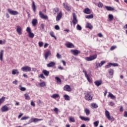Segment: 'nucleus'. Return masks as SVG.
I'll list each match as a JSON object with an SVG mask.
<instances>
[{"instance_id": "1", "label": "nucleus", "mask_w": 127, "mask_h": 127, "mask_svg": "<svg viewBox=\"0 0 127 127\" xmlns=\"http://www.w3.org/2000/svg\"><path fill=\"white\" fill-rule=\"evenodd\" d=\"M26 31L28 33L29 37L30 38H33V37H34V34L31 32V29H30V27H27Z\"/></svg>"}, {"instance_id": "2", "label": "nucleus", "mask_w": 127, "mask_h": 127, "mask_svg": "<svg viewBox=\"0 0 127 127\" xmlns=\"http://www.w3.org/2000/svg\"><path fill=\"white\" fill-rule=\"evenodd\" d=\"M97 58V55H94L93 56H90L89 57H86L85 58L86 61H93Z\"/></svg>"}, {"instance_id": "3", "label": "nucleus", "mask_w": 127, "mask_h": 127, "mask_svg": "<svg viewBox=\"0 0 127 127\" xmlns=\"http://www.w3.org/2000/svg\"><path fill=\"white\" fill-rule=\"evenodd\" d=\"M39 15L42 19H45V20H47V19H48V16H47V15L44 14L41 11H39Z\"/></svg>"}, {"instance_id": "4", "label": "nucleus", "mask_w": 127, "mask_h": 127, "mask_svg": "<svg viewBox=\"0 0 127 127\" xmlns=\"http://www.w3.org/2000/svg\"><path fill=\"white\" fill-rule=\"evenodd\" d=\"M21 69L22 71H23V72H30V71H31V67L26 65L22 67Z\"/></svg>"}, {"instance_id": "5", "label": "nucleus", "mask_w": 127, "mask_h": 127, "mask_svg": "<svg viewBox=\"0 0 127 127\" xmlns=\"http://www.w3.org/2000/svg\"><path fill=\"white\" fill-rule=\"evenodd\" d=\"M63 5L67 11H70L71 10V6L68 5L67 3H63Z\"/></svg>"}, {"instance_id": "6", "label": "nucleus", "mask_w": 127, "mask_h": 127, "mask_svg": "<svg viewBox=\"0 0 127 127\" xmlns=\"http://www.w3.org/2000/svg\"><path fill=\"white\" fill-rule=\"evenodd\" d=\"M112 66H113V67H117L118 66H119V64H117V63H109V64L106 65L105 66V68H111V67H112Z\"/></svg>"}, {"instance_id": "7", "label": "nucleus", "mask_w": 127, "mask_h": 127, "mask_svg": "<svg viewBox=\"0 0 127 127\" xmlns=\"http://www.w3.org/2000/svg\"><path fill=\"white\" fill-rule=\"evenodd\" d=\"M7 10L9 13L11 14V15H17V14H19L18 12L17 11L12 10L11 9H8Z\"/></svg>"}, {"instance_id": "8", "label": "nucleus", "mask_w": 127, "mask_h": 127, "mask_svg": "<svg viewBox=\"0 0 127 127\" xmlns=\"http://www.w3.org/2000/svg\"><path fill=\"white\" fill-rule=\"evenodd\" d=\"M72 23L74 25H76V24L78 23V19H77V17H76V14L75 13H73Z\"/></svg>"}, {"instance_id": "9", "label": "nucleus", "mask_w": 127, "mask_h": 127, "mask_svg": "<svg viewBox=\"0 0 127 127\" xmlns=\"http://www.w3.org/2000/svg\"><path fill=\"white\" fill-rule=\"evenodd\" d=\"M16 31L19 35L22 34V28L20 26H17Z\"/></svg>"}, {"instance_id": "10", "label": "nucleus", "mask_w": 127, "mask_h": 127, "mask_svg": "<svg viewBox=\"0 0 127 127\" xmlns=\"http://www.w3.org/2000/svg\"><path fill=\"white\" fill-rule=\"evenodd\" d=\"M1 111L2 113H4L5 112H8V111H9V109L7 106H6V105H4L1 107Z\"/></svg>"}, {"instance_id": "11", "label": "nucleus", "mask_w": 127, "mask_h": 127, "mask_svg": "<svg viewBox=\"0 0 127 127\" xmlns=\"http://www.w3.org/2000/svg\"><path fill=\"white\" fill-rule=\"evenodd\" d=\"M114 72L115 71L112 68H110L109 69L108 73L110 75V76L109 77V79H112V78H113V76H114Z\"/></svg>"}, {"instance_id": "12", "label": "nucleus", "mask_w": 127, "mask_h": 127, "mask_svg": "<svg viewBox=\"0 0 127 127\" xmlns=\"http://www.w3.org/2000/svg\"><path fill=\"white\" fill-rule=\"evenodd\" d=\"M105 116L108 120H113V117H111V115H110V112L107 110L105 111Z\"/></svg>"}, {"instance_id": "13", "label": "nucleus", "mask_w": 127, "mask_h": 127, "mask_svg": "<svg viewBox=\"0 0 127 127\" xmlns=\"http://www.w3.org/2000/svg\"><path fill=\"white\" fill-rule=\"evenodd\" d=\"M49 56H51V52H50V51H47L45 53L44 57H45V60H47Z\"/></svg>"}, {"instance_id": "14", "label": "nucleus", "mask_w": 127, "mask_h": 127, "mask_svg": "<svg viewBox=\"0 0 127 127\" xmlns=\"http://www.w3.org/2000/svg\"><path fill=\"white\" fill-rule=\"evenodd\" d=\"M85 99L86 101H92V96L90 95L89 93L85 94Z\"/></svg>"}, {"instance_id": "15", "label": "nucleus", "mask_w": 127, "mask_h": 127, "mask_svg": "<svg viewBox=\"0 0 127 127\" xmlns=\"http://www.w3.org/2000/svg\"><path fill=\"white\" fill-rule=\"evenodd\" d=\"M64 91H67V92H70V91H71L72 89L70 87V85H66L64 86Z\"/></svg>"}, {"instance_id": "16", "label": "nucleus", "mask_w": 127, "mask_h": 127, "mask_svg": "<svg viewBox=\"0 0 127 127\" xmlns=\"http://www.w3.org/2000/svg\"><path fill=\"white\" fill-rule=\"evenodd\" d=\"M83 72L84 73L85 76L86 77L87 81H88L89 83H91V79H90V77H89L88 73H87V71H86V70H83Z\"/></svg>"}, {"instance_id": "17", "label": "nucleus", "mask_w": 127, "mask_h": 127, "mask_svg": "<svg viewBox=\"0 0 127 127\" xmlns=\"http://www.w3.org/2000/svg\"><path fill=\"white\" fill-rule=\"evenodd\" d=\"M61 17H62V12H60L56 17L57 21L60 20V19H61Z\"/></svg>"}, {"instance_id": "18", "label": "nucleus", "mask_w": 127, "mask_h": 127, "mask_svg": "<svg viewBox=\"0 0 127 127\" xmlns=\"http://www.w3.org/2000/svg\"><path fill=\"white\" fill-rule=\"evenodd\" d=\"M106 63L105 61H102L101 63L96 64V66L97 68H100V67H102L103 65H104Z\"/></svg>"}, {"instance_id": "19", "label": "nucleus", "mask_w": 127, "mask_h": 127, "mask_svg": "<svg viewBox=\"0 0 127 127\" xmlns=\"http://www.w3.org/2000/svg\"><path fill=\"white\" fill-rule=\"evenodd\" d=\"M56 64H55V63L53 62H51V63H50L49 64H47V67H48L49 68H50L51 67H54V66H55Z\"/></svg>"}, {"instance_id": "20", "label": "nucleus", "mask_w": 127, "mask_h": 127, "mask_svg": "<svg viewBox=\"0 0 127 127\" xmlns=\"http://www.w3.org/2000/svg\"><path fill=\"white\" fill-rule=\"evenodd\" d=\"M71 52H72L73 55H78V54H80L81 53V52L79 50H71Z\"/></svg>"}, {"instance_id": "21", "label": "nucleus", "mask_w": 127, "mask_h": 127, "mask_svg": "<svg viewBox=\"0 0 127 127\" xmlns=\"http://www.w3.org/2000/svg\"><path fill=\"white\" fill-rule=\"evenodd\" d=\"M83 12L84 13H86V14H90L91 13V10L89 8H86L84 9Z\"/></svg>"}, {"instance_id": "22", "label": "nucleus", "mask_w": 127, "mask_h": 127, "mask_svg": "<svg viewBox=\"0 0 127 127\" xmlns=\"http://www.w3.org/2000/svg\"><path fill=\"white\" fill-rule=\"evenodd\" d=\"M40 121H42V119H38L37 118H31V123H36V122H39Z\"/></svg>"}, {"instance_id": "23", "label": "nucleus", "mask_w": 127, "mask_h": 127, "mask_svg": "<svg viewBox=\"0 0 127 127\" xmlns=\"http://www.w3.org/2000/svg\"><path fill=\"white\" fill-rule=\"evenodd\" d=\"M32 8L34 12H36V6L35 5V2H34V1H32Z\"/></svg>"}, {"instance_id": "24", "label": "nucleus", "mask_w": 127, "mask_h": 127, "mask_svg": "<svg viewBox=\"0 0 127 127\" xmlns=\"http://www.w3.org/2000/svg\"><path fill=\"white\" fill-rule=\"evenodd\" d=\"M94 84H95L96 86L99 87L102 85V81L101 80H97L94 82Z\"/></svg>"}, {"instance_id": "25", "label": "nucleus", "mask_w": 127, "mask_h": 127, "mask_svg": "<svg viewBox=\"0 0 127 127\" xmlns=\"http://www.w3.org/2000/svg\"><path fill=\"white\" fill-rule=\"evenodd\" d=\"M66 47H67V48H74V45L72 44V43H69L66 44Z\"/></svg>"}, {"instance_id": "26", "label": "nucleus", "mask_w": 127, "mask_h": 127, "mask_svg": "<svg viewBox=\"0 0 127 127\" xmlns=\"http://www.w3.org/2000/svg\"><path fill=\"white\" fill-rule=\"evenodd\" d=\"M80 119L82 120V121H85V122H89L90 121V119L88 117H84L83 116H80Z\"/></svg>"}, {"instance_id": "27", "label": "nucleus", "mask_w": 127, "mask_h": 127, "mask_svg": "<svg viewBox=\"0 0 127 127\" xmlns=\"http://www.w3.org/2000/svg\"><path fill=\"white\" fill-rule=\"evenodd\" d=\"M12 75H18L19 74V71H18V70L14 69L12 70Z\"/></svg>"}, {"instance_id": "28", "label": "nucleus", "mask_w": 127, "mask_h": 127, "mask_svg": "<svg viewBox=\"0 0 127 127\" xmlns=\"http://www.w3.org/2000/svg\"><path fill=\"white\" fill-rule=\"evenodd\" d=\"M38 23L37 19H33L32 21V24L33 26H36V25Z\"/></svg>"}, {"instance_id": "29", "label": "nucleus", "mask_w": 127, "mask_h": 127, "mask_svg": "<svg viewBox=\"0 0 127 127\" xmlns=\"http://www.w3.org/2000/svg\"><path fill=\"white\" fill-rule=\"evenodd\" d=\"M3 50H1L0 52V61H2L3 58Z\"/></svg>"}, {"instance_id": "30", "label": "nucleus", "mask_w": 127, "mask_h": 127, "mask_svg": "<svg viewBox=\"0 0 127 127\" xmlns=\"http://www.w3.org/2000/svg\"><path fill=\"white\" fill-rule=\"evenodd\" d=\"M86 28H89V29H93V26H92V24L90 23H87L86 24Z\"/></svg>"}, {"instance_id": "31", "label": "nucleus", "mask_w": 127, "mask_h": 127, "mask_svg": "<svg viewBox=\"0 0 127 127\" xmlns=\"http://www.w3.org/2000/svg\"><path fill=\"white\" fill-rule=\"evenodd\" d=\"M43 73L45 76H49V71L46 70V69H43Z\"/></svg>"}, {"instance_id": "32", "label": "nucleus", "mask_w": 127, "mask_h": 127, "mask_svg": "<svg viewBox=\"0 0 127 127\" xmlns=\"http://www.w3.org/2000/svg\"><path fill=\"white\" fill-rule=\"evenodd\" d=\"M105 8H106L107 10L108 11H112L114 10L115 9L111 6H105Z\"/></svg>"}, {"instance_id": "33", "label": "nucleus", "mask_w": 127, "mask_h": 127, "mask_svg": "<svg viewBox=\"0 0 127 127\" xmlns=\"http://www.w3.org/2000/svg\"><path fill=\"white\" fill-rule=\"evenodd\" d=\"M24 97L25 100H30V97H29V94H28V93H25L24 94Z\"/></svg>"}, {"instance_id": "34", "label": "nucleus", "mask_w": 127, "mask_h": 127, "mask_svg": "<svg viewBox=\"0 0 127 127\" xmlns=\"http://www.w3.org/2000/svg\"><path fill=\"white\" fill-rule=\"evenodd\" d=\"M84 112L86 115V116H89L90 115V110L87 108H85L84 110Z\"/></svg>"}, {"instance_id": "35", "label": "nucleus", "mask_w": 127, "mask_h": 127, "mask_svg": "<svg viewBox=\"0 0 127 127\" xmlns=\"http://www.w3.org/2000/svg\"><path fill=\"white\" fill-rule=\"evenodd\" d=\"M58 11H59V8L56 7L53 9V12L55 14H56V13H57Z\"/></svg>"}, {"instance_id": "36", "label": "nucleus", "mask_w": 127, "mask_h": 127, "mask_svg": "<svg viewBox=\"0 0 127 127\" xmlns=\"http://www.w3.org/2000/svg\"><path fill=\"white\" fill-rule=\"evenodd\" d=\"M108 17L109 19V21H112V20H113V19H114V15L110 14L108 15Z\"/></svg>"}, {"instance_id": "37", "label": "nucleus", "mask_w": 127, "mask_h": 127, "mask_svg": "<svg viewBox=\"0 0 127 127\" xmlns=\"http://www.w3.org/2000/svg\"><path fill=\"white\" fill-rule=\"evenodd\" d=\"M91 107H92V109H97L98 106L96 103H92L91 104Z\"/></svg>"}, {"instance_id": "38", "label": "nucleus", "mask_w": 127, "mask_h": 127, "mask_svg": "<svg viewBox=\"0 0 127 127\" xmlns=\"http://www.w3.org/2000/svg\"><path fill=\"white\" fill-rule=\"evenodd\" d=\"M50 35H51V36H52V37H54V38H55V40H57V38H56V36H55V35H54V32H51Z\"/></svg>"}, {"instance_id": "39", "label": "nucleus", "mask_w": 127, "mask_h": 127, "mask_svg": "<svg viewBox=\"0 0 127 127\" xmlns=\"http://www.w3.org/2000/svg\"><path fill=\"white\" fill-rule=\"evenodd\" d=\"M64 97L66 101H70V97L67 95H64Z\"/></svg>"}, {"instance_id": "40", "label": "nucleus", "mask_w": 127, "mask_h": 127, "mask_svg": "<svg viewBox=\"0 0 127 127\" xmlns=\"http://www.w3.org/2000/svg\"><path fill=\"white\" fill-rule=\"evenodd\" d=\"M69 121L71 123H75V119L72 117L69 118Z\"/></svg>"}, {"instance_id": "41", "label": "nucleus", "mask_w": 127, "mask_h": 127, "mask_svg": "<svg viewBox=\"0 0 127 127\" xmlns=\"http://www.w3.org/2000/svg\"><path fill=\"white\" fill-rule=\"evenodd\" d=\"M86 18H88V19H90L91 18H94V15H93V14L86 15Z\"/></svg>"}, {"instance_id": "42", "label": "nucleus", "mask_w": 127, "mask_h": 127, "mask_svg": "<svg viewBox=\"0 0 127 127\" xmlns=\"http://www.w3.org/2000/svg\"><path fill=\"white\" fill-rule=\"evenodd\" d=\"M40 87H45L46 86V84L45 82H42L39 83Z\"/></svg>"}, {"instance_id": "43", "label": "nucleus", "mask_w": 127, "mask_h": 127, "mask_svg": "<svg viewBox=\"0 0 127 127\" xmlns=\"http://www.w3.org/2000/svg\"><path fill=\"white\" fill-rule=\"evenodd\" d=\"M4 100H5V97H2L0 99V105H1L2 103H3Z\"/></svg>"}, {"instance_id": "44", "label": "nucleus", "mask_w": 127, "mask_h": 127, "mask_svg": "<svg viewBox=\"0 0 127 127\" xmlns=\"http://www.w3.org/2000/svg\"><path fill=\"white\" fill-rule=\"evenodd\" d=\"M58 97H59V94H55L51 96V97L53 98V99H56L57 98H58Z\"/></svg>"}, {"instance_id": "45", "label": "nucleus", "mask_w": 127, "mask_h": 127, "mask_svg": "<svg viewBox=\"0 0 127 127\" xmlns=\"http://www.w3.org/2000/svg\"><path fill=\"white\" fill-rule=\"evenodd\" d=\"M99 123H100V122L99 121H96L95 122L93 123V125H94V127H98V126H99Z\"/></svg>"}, {"instance_id": "46", "label": "nucleus", "mask_w": 127, "mask_h": 127, "mask_svg": "<svg viewBox=\"0 0 127 127\" xmlns=\"http://www.w3.org/2000/svg\"><path fill=\"white\" fill-rule=\"evenodd\" d=\"M76 29L77 30H82V27H81L80 26V25L77 24V26H76Z\"/></svg>"}, {"instance_id": "47", "label": "nucleus", "mask_w": 127, "mask_h": 127, "mask_svg": "<svg viewBox=\"0 0 127 127\" xmlns=\"http://www.w3.org/2000/svg\"><path fill=\"white\" fill-rule=\"evenodd\" d=\"M109 97L111 98V99H116V96H114L113 94L111 93H109Z\"/></svg>"}, {"instance_id": "48", "label": "nucleus", "mask_w": 127, "mask_h": 127, "mask_svg": "<svg viewBox=\"0 0 127 127\" xmlns=\"http://www.w3.org/2000/svg\"><path fill=\"white\" fill-rule=\"evenodd\" d=\"M55 78L57 80L58 83H61V79H60V78L56 77Z\"/></svg>"}, {"instance_id": "49", "label": "nucleus", "mask_w": 127, "mask_h": 127, "mask_svg": "<svg viewBox=\"0 0 127 127\" xmlns=\"http://www.w3.org/2000/svg\"><path fill=\"white\" fill-rule=\"evenodd\" d=\"M38 44L39 47H42L43 46V43L42 42H39Z\"/></svg>"}, {"instance_id": "50", "label": "nucleus", "mask_w": 127, "mask_h": 127, "mask_svg": "<svg viewBox=\"0 0 127 127\" xmlns=\"http://www.w3.org/2000/svg\"><path fill=\"white\" fill-rule=\"evenodd\" d=\"M28 119H29V117H23L21 119V121H24V120H28Z\"/></svg>"}, {"instance_id": "51", "label": "nucleus", "mask_w": 127, "mask_h": 127, "mask_svg": "<svg viewBox=\"0 0 127 127\" xmlns=\"http://www.w3.org/2000/svg\"><path fill=\"white\" fill-rule=\"evenodd\" d=\"M116 48H117V46H112V47H111L110 50L113 51V50L116 49Z\"/></svg>"}, {"instance_id": "52", "label": "nucleus", "mask_w": 127, "mask_h": 127, "mask_svg": "<svg viewBox=\"0 0 127 127\" xmlns=\"http://www.w3.org/2000/svg\"><path fill=\"white\" fill-rule=\"evenodd\" d=\"M55 29L56 30H59V29H60V27H59V26H58V25H56L55 26Z\"/></svg>"}, {"instance_id": "53", "label": "nucleus", "mask_w": 127, "mask_h": 127, "mask_svg": "<svg viewBox=\"0 0 127 127\" xmlns=\"http://www.w3.org/2000/svg\"><path fill=\"white\" fill-rule=\"evenodd\" d=\"M20 90L21 91H26V88L25 87H21L20 88Z\"/></svg>"}, {"instance_id": "54", "label": "nucleus", "mask_w": 127, "mask_h": 127, "mask_svg": "<svg viewBox=\"0 0 127 127\" xmlns=\"http://www.w3.org/2000/svg\"><path fill=\"white\" fill-rule=\"evenodd\" d=\"M4 43H5V40H0V45H2V44H4Z\"/></svg>"}, {"instance_id": "55", "label": "nucleus", "mask_w": 127, "mask_h": 127, "mask_svg": "<svg viewBox=\"0 0 127 127\" xmlns=\"http://www.w3.org/2000/svg\"><path fill=\"white\" fill-rule=\"evenodd\" d=\"M103 3L100 2L99 3H98V7H103Z\"/></svg>"}, {"instance_id": "56", "label": "nucleus", "mask_w": 127, "mask_h": 127, "mask_svg": "<svg viewBox=\"0 0 127 127\" xmlns=\"http://www.w3.org/2000/svg\"><path fill=\"white\" fill-rule=\"evenodd\" d=\"M57 58H58L59 59H60V58H61V57H62V56H61L60 54H59V53H57Z\"/></svg>"}, {"instance_id": "57", "label": "nucleus", "mask_w": 127, "mask_h": 127, "mask_svg": "<svg viewBox=\"0 0 127 127\" xmlns=\"http://www.w3.org/2000/svg\"><path fill=\"white\" fill-rule=\"evenodd\" d=\"M109 105L111 107H113V106H115V103H114L113 102H110Z\"/></svg>"}, {"instance_id": "58", "label": "nucleus", "mask_w": 127, "mask_h": 127, "mask_svg": "<svg viewBox=\"0 0 127 127\" xmlns=\"http://www.w3.org/2000/svg\"><path fill=\"white\" fill-rule=\"evenodd\" d=\"M40 78H41L42 79H45V76H44V75H43V74H41L40 75Z\"/></svg>"}, {"instance_id": "59", "label": "nucleus", "mask_w": 127, "mask_h": 127, "mask_svg": "<svg viewBox=\"0 0 127 127\" xmlns=\"http://www.w3.org/2000/svg\"><path fill=\"white\" fill-rule=\"evenodd\" d=\"M31 105L33 107H35V103H34V102H33V101H31Z\"/></svg>"}, {"instance_id": "60", "label": "nucleus", "mask_w": 127, "mask_h": 127, "mask_svg": "<svg viewBox=\"0 0 127 127\" xmlns=\"http://www.w3.org/2000/svg\"><path fill=\"white\" fill-rule=\"evenodd\" d=\"M58 69H60V70H64L63 67L61 66V65H60L58 66Z\"/></svg>"}, {"instance_id": "61", "label": "nucleus", "mask_w": 127, "mask_h": 127, "mask_svg": "<svg viewBox=\"0 0 127 127\" xmlns=\"http://www.w3.org/2000/svg\"><path fill=\"white\" fill-rule=\"evenodd\" d=\"M12 84H14L15 85H17V80H15V81H13Z\"/></svg>"}, {"instance_id": "62", "label": "nucleus", "mask_w": 127, "mask_h": 127, "mask_svg": "<svg viewBox=\"0 0 127 127\" xmlns=\"http://www.w3.org/2000/svg\"><path fill=\"white\" fill-rule=\"evenodd\" d=\"M54 112H55L56 113H58V108H55V109H54Z\"/></svg>"}, {"instance_id": "63", "label": "nucleus", "mask_w": 127, "mask_h": 127, "mask_svg": "<svg viewBox=\"0 0 127 127\" xmlns=\"http://www.w3.org/2000/svg\"><path fill=\"white\" fill-rule=\"evenodd\" d=\"M41 28H42V29H44V24H41Z\"/></svg>"}, {"instance_id": "64", "label": "nucleus", "mask_w": 127, "mask_h": 127, "mask_svg": "<svg viewBox=\"0 0 127 127\" xmlns=\"http://www.w3.org/2000/svg\"><path fill=\"white\" fill-rule=\"evenodd\" d=\"M124 117H125V118H127V112L125 111L124 112Z\"/></svg>"}]
</instances>
